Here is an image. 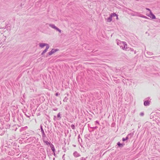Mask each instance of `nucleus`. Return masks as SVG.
<instances>
[{
  "label": "nucleus",
  "mask_w": 160,
  "mask_h": 160,
  "mask_svg": "<svg viewBox=\"0 0 160 160\" xmlns=\"http://www.w3.org/2000/svg\"><path fill=\"white\" fill-rule=\"evenodd\" d=\"M119 82H120V80H119L118 79V80L116 82H115L116 83H118Z\"/></svg>",
  "instance_id": "nucleus-27"
},
{
  "label": "nucleus",
  "mask_w": 160,
  "mask_h": 160,
  "mask_svg": "<svg viewBox=\"0 0 160 160\" xmlns=\"http://www.w3.org/2000/svg\"><path fill=\"white\" fill-rule=\"evenodd\" d=\"M95 122H96V123H98V124H99V122L98 121H96Z\"/></svg>",
  "instance_id": "nucleus-28"
},
{
  "label": "nucleus",
  "mask_w": 160,
  "mask_h": 160,
  "mask_svg": "<svg viewBox=\"0 0 160 160\" xmlns=\"http://www.w3.org/2000/svg\"><path fill=\"white\" fill-rule=\"evenodd\" d=\"M43 142L45 143L47 145H50L51 143L50 142H49L45 140V138H42Z\"/></svg>",
  "instance_id": "nucleus-10"
},
{
  "label": "nucleus",
  "mask_w": 160,
  "mask_h": 160,
  "mask_svg": "<svg viewBox=\"0 0 160 160\" xmlns=\"http://www.w3.org/2000/svg\"><path fill=\"white\" fill-rule=\"evenodd\" d=\"M116 16L117 17V18H116L117 19H118V15H117V16Z\"/></svg>",
  "instance_id": "nucleus-32"
},
{
  "label": "nucleus",
  "mask_w": 160,
  "mask_h": 160,
  "mask_svg": "<svg viewBox=\"0 0 160 160\" xmlns=\"http://www.w3.org/2000/svg\"><path fill=\"white\" fill-rule=\"evenodd\" d=\"M58 51V49H52V50L51 51H50V52H49L48 53V55H51L52 54H53V53H54V52H56Z\"/></svg>",
  "instance_id": "nucleus-6"
},
{
  "label": "nucleus",
  "mask_w": 160,
  "mask_h": 160,
  "mask_svg": "<svg viewBox=\"0 0 160 160\" xmlns=\"http://www.w3.org/2000/svg\"><path fill=\"white\" fill-rule=\"evenodd\" d=\"M131 51H133V50L132 49H131Z\"/></svg>",
  "instance_id": "nucleus-36"
},
{
  "label": "nucleus",
  "mask_w": 160,
  "mask_h": 160,
  "mask_svg": "<svg viewBox=\"0 0 160 160\" xmlns=\"http://www.w3.org/2000/svg\"><path fill=\"white\" fill-rule=\"evenodd\" d=\"M130 135V134H128L125 138H122V140L123 141H125L128 139V136Z\"/></svg>",
  "instance_id": "nucleus-13"
},
{
  "label": "nucleus",
  "mask_w": 160,
  "mask_h": 160,
  "mask_svg": "<svg viewBox=\"0 0 160 160\" xmlns=\"http://www.w3.org/2000/svg\"><path fill=\"white\" fill-rule=\"evenodd\" d=\"M40 129H41V131L42 132V138H46V135L45 134V133L42 127V125H40Z\"/></svg>",
  "instance_id": "nucleus-5"
},
{
  "label": "nucleus",
  "mask_w": 160,
  "mask_h": 160,
  "mask_svg": "<svg viewBox=\"0 0 160 160\" xmlns=\"http://www.w3.org/2000/svg\"><path fill=\"white\" fill-rule=\"evenodd\" d=\"M68 98L66 97H65L63 100V101L64 102H67L68 100Z\"/></svg>",
  "instance_id": "nucleus-20"
},
{
  "label": "nucleus",
  "mask_w": 160,
  "mask_h": 160,
  "mask_svg": "<svg viewBox=\"0 0 160 160\" xmlns=\"http://www.w3.org/2000/svg\"><path fill=\"white\" fill-rule=\"evenodd\" d=\"M39 46L41 48H43L45 46H46V47H47V46H48V45H49L47 44L41 43H40L39 44Z\"/></svg>",
  "instance_id": "nucleus-8"
},
{
  "label": "nucleus",
  "mask_w": 160,
  "mask_h": 160,
  "mask_svg": "<svg viewBox=\"0 0 160 160\" xmlns=\"http://www.w3.org/2000/svg\"><path fill=\"white\" fill-rule=\"evenodd\" d=\"M49 45H48V46L46 47V49L43 51L42 52V53L41 55H43L44 53H45L47 51L48 49L49 48Z\"/></svg>",
  "instance_id": "nucleus-9"
},
{
  "label": "nucleus",
  "mask_w": 160,
  "mask_h": 160,
  "mask_svg": "<svg viewBox=\"0 0 160 160\" xmlns=\"http://www.w3.org/2000/svg\"><path fill=\"white\" fill-rule=\"evenodd\" d=\"M147 53L150 56L152 55L153 54V53L152 52H147Z\"/></svg>",
  "instance_id": "nucleus-22"
},
{
  "label": "nucleus",
  "mask_w": 160,
  "mask_h": 160,
  "mask_svg": "<svg viewBox=\"0 0 160 160\" xmlns=\"http://www.w3.org/2000/svg\"><path fill=\"white\" fill-rule=\"evenodd\" d=\"M57 110V108L56 109H54V110H55V111H56Z\"/></svg>",
  "instance_id": "nucleus-34"
},
{
  "label": "nucleus",
  "mask_w": 160,
  "mask_h": 160,
  "mask_svg": "<svg viewBox=\"0 0 160 160\" xmlns=\"http://www.w3.org/2000/svg\"><path fill=\"white\" fill-rule=\"evenodd\" d=\"M116 41L117 45H119L121 48L123 50L126 49L127 45L125 42H121L118 40H117Z\"/></svg>",
  "instance_id": "nucleus-1"
},
{
  "label": "nucleus",
  "mask_w": 160,
  "mask_h": 160,
  "mask_svg": "<svg viewBox=\"0 0 160 160\" xmlns=\"http://www.w3.org/2000/svg\"><path fill=\"white\" fill-rule=\"evenodd\" d=\"M150 15H147L152 19H155L156 18L155 16L152 13L151 11L150 12Z\"/></svg>",
  "instance_id": "nucleus-7"
},
{
  "label": "nucleus",
  "mask_w": 160,
  "mask_h": 160,
  "mask_svg": "<svg viewBox=\"0 0 160 160\" xmlns=\"http://www.w3.org/2000/svg\"><path fill=\"white\" fill-rule=\"evenodd\" d=\"M81 160H86V159L85 158L82 157L81 158Z\"/></svg>",
  "instance_id": "nucleus-26"
},
{
  "label": "nucleus",
  "mask_w": 160,
  "mask_h": 160,
  "mask_svg": "<svg viewBox=\"0 0 160 160\" xmlns=\"http://www.w3.org/2000/svg\"><path fill=\"white\" fill-rule=\"evenodd\" d=\"M49 26L52 28H53L55 30H56L57 31H58L60 33H61V30H60L59 28L57 27L56 26H55L54 24H49Z\"/></svg>",
  "instance_id": "nucleus-3"
},
{
  "label": "nucleus",
  "mask_w": 160,
  "mask_h": 160,
  "mask_svg": "<svg viewBox=\"0 0 160 160\" xmlns=\"http://www.w3.org/2000/svg\"><path fill=\"white\" fill-rule=\"evenodd\" d=\"M57 110V108L56 109H54V110H55V111H56Z\"/></svg>",
  "instance_id": "nucleus-33"
},
{
  "label": "nucleus",
  "mask_w": 160,
  "mask_h": 160,
  "mask_svg": "<svg viewBox=\"0 0 160 160\" xmlns=\"http://www.w3.org/2000/svg\"><path fill=\"white\" fill-rule=\"evenodd\" d=\"M130 14L132 16L140 17V13L137 12L131 11V12H130Z\"/></svg>",
  "instance_id": "nucleus-4"
},
{
  "label": "nucleus",
  "mask_w": 160,
  "mask_h": 160,
  "mask_svg": "<svg viewBox=\"0 0 160 160\" xmlns=\"http://www.w3.org/2000/svg\"><path fill=\"white\" fill-rule=\"evenodd\" d=\"M151 99L149 97L145 99L144 100V105L145 106H149L151 102Z\"/></svg>",
  "instance_id": "nucleus-2"
},
{
  "label": "nucleus",
  "mask_w": 160,
  "mask_h": 160,
  "mask_svg": "<svg viewBox=\"0 0 160 160\" xmlns=\"http://www.w3.org/2000/svg\"><path fill=\"white\" fill-rule=\"evenodd\" d=\"M71 128H72L74 130V129H75V125L73 124H72L71 125Z\"/></svg>",
  "instance_id": "nucleus-21"
},
{
  "label": "nucleus",
  "mask_w": 160,
  "mask_h": 160,
  "mask_svg": "<svg viewBox=\"0 0 160 160\" xmlns=\"http://www.w3.org/2000/svg\"><path fill=\"white\" fill-rule=\"evenodd\" d=\"M56 118V116H54V118H53V119H54V120H55V119Z\"/></svg>",
  "instance_id": "nucleus-31"
},
{
  "label": "nucleus",
  "mask_w": 160,
  "mask_h": 160,
  "mask_svg": "<svg viewBox=\"0 0 160 160\" xmlns=\"http://www.w3.org/2000/svg\"><path fill=\"white\" fill-rule=\"evenodd\" d=\"M60 95V93H58V92H57L56 93V94H55V95L56 96H58V95Z\"/></svg>",
  "instance_id": "nucleus-25"
},
{
  "label": "nucleus",
  "mask_w": 160,
  "mask_h": 160,
  "mask_svg": "<svg viewBox=\"0 0 160 160\" xmlns=\"http://www.w3.org/2000/svg\"><path fill=\"white\" fill-rule=\"evenodd\" d=\"M107 21L108 22H110L112 20V17L110 15V16L107 18Z\"/></svg>",
  "instance_id": "nucleus-14"
},
{
  "label": "nucleus",
  "mask_w": 160,
  "mask_h": 160,
  "mask_svg": "<svg viewBox=\"0 0 160 160\" xmlns=\"http://www.w3.org/2000/svg\"><path fill=\"white\" fill-rule=\"evenodd\" d=\"M122 81L124 83H126V82H125V80H124V79L122 80Z\"/></svg>",
  "instance_id": "nucleus-29"
},
{
  "label": "nucleus",
  "mask_w": 160,
  "mask_h": 160,
  "mask_svg": "<svg viewBox=\"0 0 160 160\" xmlns=\"http://www.w3.org/2000/svg\"><path fill=\"white\" fill-rule=\"evenodd\" d=\"M73 155L76 157H78L80 156V155L76 151L73 153Z\"/></svg>",
  "instance_id": "nucleus-11"
},
{
  "label": "nucleus",
  "mask_w": 160,
  "mask_h": 160,
  "mask_svg": "<svg viewBox=\"0 0 160 160\" xmlns=\"http://www.w3.org/2000/svg\"><path fill=\"white\" fill-rule=\"evenodd\" d=\"M136 53V51H135V52H134V53Z\"/></svg>",
  "instance_id": "nucleus-35"
},
{
  "label": "nucleus",
  "mask_w": 160,
  "mask_h": 160,
  "mask_svg": "<svg viewBox=\"0 0 160 160\" xmlns=\"http://www.w3.org/2000/svg\"><path fill=\"white\" fill-rule=\"evenodd\" d=\"M97 128H98V127H97V126H96V127H90V128H93V129H96Z\"/></svg>",
  "instance_id": "nucleus-23"
},
{
  "label": "nucleus",
  "mask_w": 160,
  "mask_h": 160,
  "mask_svg": "<svg viewBox=\"0 0 160 160\" xmlns=\"http://www.w3.org/2000/svg\"><path fill=\"white\" fill-rule=\"evenodd\" d=\"M110 16H112V18L113 17H115L117 16V14L116 13H113L110 15Z\"/></svg>",
  "instance_id": "nucleus-19"
},
{
  "label": "nucleus",
  "mask_w": 160,
  "mask_h": 160,
  "mask_svg": "<svg viewBox=\"0 0 160 160\" xmlns=\"http://www.w3.org/2000/svg\"><path fill=\"white\" fill-rule=\"evenodd\" d=\"M119 147H122L124 145V144L122 143H121L120 142H118L117 143Z\"/></svg>",
  "instance_id": "nucleus-15"
},
{
  "label": "nucleus",
  "mask_w": 160,
  "mask_h": 160,
  "mask_svg": "<svg viewBox=\"0 0 160 160\" xmlns=\"http://www.w3.org/2000/svg\"><path fill=\"white\" fill-rule=\"evenodd\" d=\"M146 9L147 10H149V11H150H150H151V10H150V9H149V8H146Z\"/></svg>",
  "instance_id": "nucleus-30"
},
{
  "label": "nucleus",
  "mask_w": 160,
  "mask_h": 160,
  "mask_svg": "<svg viewBox=\"0 0 160 160\" xmlns=\"http://www.w3.org/2000/svg\"><path fill=\"white\" fill-rule=\"evenodd\" d=\"M144 115V113L143 112H141L140 113V115L141 116H143Z\"/></svg>",
  "instance_id": "nucleus-24"
},
{
  "label": "nucleus",
  "mask_w": 160,
  "mask_h": 160,
  "mask_svg": "<svg viewBox=\"0 0 160 160\" xmlns=\"http://www.w3.org/2000/svg\"><path fill=\"white\" fill-rule=\"evenodd\" d=\"M51 148L52 151L54 153V154L55 155V153L54 152L55 151V149L54 146L52 144H51Z\"/></svg>",
  "instance_id": "nucleus-12"
},
{
  "label": "nucleus",
  "mask_w": 160,
  "mask_h": 160,
  "mask_svg": "<svg viewBox=\"0 0 160 160\" xmlns=\"http://www.w3.org/2000/svg\"><path fill=\"white\" fill-rule=\"evenodd\" d=\"M8 154L9 155L12 156L14 155V153L12 150H11V151L8 152Z\"/></svg>",
  "instance_id": "nucleus-16"
},
{
  "label": "nucleus",
  "mask_w": 160,
  "mask_h": 160,
  "mask_svg": "<svg viewBox=\"0 0 160 160\" xmlns=\"http://www.w3.org/2000/svg\"><path fill=\"white\" fill-rule=\"evenodd\" d=\"M139 17H141L143 18H146V19H148V18L147 17H146V16H144V15H143L141 14H140V16Z\"/></svg>",
  "instance_id": "nucleus-18"
},
{
  "label": "nucleus",
  "mask_w": 160,
  "mask_h": 160,
  "mask_svg": "<svg viewBox=\"0 0 160 160\" xmlns=\"http://www.w3.org/2000/svg\"><path fill=\"white\" fill-rule=\"evenodd\" d=\"M60 115L61 114L60 112H59L58 113L57 116V118H58V120H59L61 118V117L60 116Z\"/></svg>",
  "instance_id": "nucleus-17"
}]
</instances>
